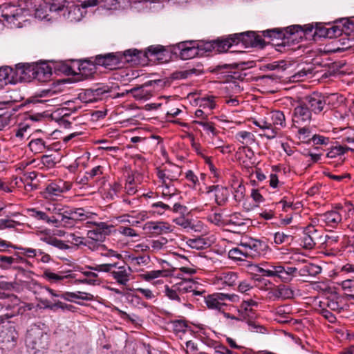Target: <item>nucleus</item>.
<instances>
[{
    "label": "nucleus",
    "mask_w": 354,
    "mask_h": 354,
    "mask_svg": "<svg viewBox=\"0 0 354 354\" xmlns=\"http://www.w3.org/2000/svg\"><path fill=\"white\" fill-rule=\"evenodd\" d=\"M329 28H326L321 24L313 26L309 25L306 29L301 26L294 25L285 28H276L263 31V35L266 37L281 39L282 44L292 43H299L303 38L306 37V34L311 33L313 36L319 37L329 38Z\"/></svg>",
    "instance_id": "obj_1"
},
{
    "label": "nucleus",
    "mask_w": 354,
    "mask_h": 354,
    "mask_svg": "<svg viewBox=\"0 0 354 354\" xmlns=\"http://www.w3.org/2000/svg\"><path fill=\"white\" fill-rule=\"evenodd\" d=\"M205 290L199 288L198 284L192 279H184L171 287L165 286L164 294L169 299L178 306L192 307V302L198 301Z\"/></svg>",
    "instance_id": "obj_2"
},
{
    "label": "nucleus",
    "mask_w": 354,
    "mask_h": 354,
    "mask_svg": "<svg viewBox=\"0 0 354 354\" xmlns=\"http://www.w3.org/2000/svg\"><path fill=\"white\" fill-rule=\"evenodd\" d=\"M166 50L160 45L151 46L147 51L138 50L137 49H129L123 53L118 52L120 63H129L131 65L142 64L145 59H157L162 60Z\"/></svg>",
    "instance_id": "obj_3"
},
{
    "label": "nucleus",
    "mask_w": 354,
    "mask_h": 354,
    "mask_svg": "<svg viewBox=\"0 0 354 354\" xmlns=\"http://www.w3.org/2000/svg\"><path fill=\"white\" fill-rule=\"evenodd\" d=\"M249 267L253 272L260 274L263 277H277L284 283L290 282L295 276L297 270L295 267L286 266L279 263L250 264Z\"/></svg>",
    "instance_id": "obj_4"
},
{
    "label": "nucleus",
    "mask_w": 354,
    "mask_h": 354,
    "mask_svg": "<svg viewBox=\"0 0 354 354\" xmlns=\"http://www.w3.org/2000/svg\"><path fill=\"white\" fill-rule=\"evenodd\" d=\"M90 268L95 271L108 273L118 285L122 286H127L132 279L133 270L129 266L124 262L99 264Z\"/></svg>",
    "instance_id": "obj_5"
},
{
    "label": "nucleus",
    "mask_w": 354,
    "mask_h": 354,
    "mask_svg": "<svg viewBox=\"0 0 354 354\" xmlns=\"http://www.w3.org/2000/svg\"><path fill=\"white\" fill-rule=\"evenodd\" d=\"M202 297L209 309L216 310L219 312L225 311L230 303H236L239 301V297L235 294L215 292L205 296V292ZM201 298V297H198Z\"/></svg>",
    "instance_id": "obj_6"
},
{
    "label": "nucleus",
    "mask_w": 354,
    "mask_h": 354,
    "mask_svg": "<svg viewBox=\"0 0 354 354\" xmlns=\"http://www.w3.org/2000/svg\"><path fill=\"white\" fill-rule=\"evenodd\" d=\"M26 343L34 354H42L48 348L49 337L41 328L33 327L27 332Z\"/></svg>",
    "instance_id": "obj_7"
},
{
    "label": "nucleus",
    "mask_w": 354,
    "mask_h": 354,
    "mask_svg": "<svg viewBox=\"0 0 354 354\" xmlns=\"http://www.w3.org/2000/svg\"><path fill=\"white\" fill-rule=\"evenodd\" d=\"M96 64L88 60L73 62V66L63 64L62 71L65 74L77 75L80 74L85 78L90 77L96 72Z\"/></svg>",
    "instance_id": "obj_8"
},
{
    "label": "nucleus",
    "mask_w": 354,
    "mask_h": 354,
    "mask_svg": "<svg viewBox=\"0 0 354 354\" xmlns=\"http://www.w3.org/2000/svg\"><path fill=\"white\" fill-rule=\"evenodd\" d=\"M72 187V183L57 179L49 183L42 192L44 198L48 200H56L58 196L69 191Z\"/></svg>",
    "instance_id": "obj_9"
},
{
    "label": "nucleus",
    "mask_w": 354,
    "mask_h": 354,
    "mask_svg": "<svg viewBox=\"0 0 354 354\" xmlns=\"http://www.w3.org/2000/svg\"><path fill=\"white\" fill-rule=\"evenodd\" d=\"M92 214L84 208H71L64 206L61 222L64 226H73L76 221H85L91 217Z\"/></svg>",
    "instance_id": "obj_10"
},
{
    "label": "nucleus",
    "mask_w": 354,
    "mask_h": 354,
    "mask_svg": "<svg viewBox=\"0 0 354 354\" xmlns=\"http://www.w3.org/2000/svg\"><path fill=\"white\" fill-rule=\"evenodd\" d=\"M24 10L14 5L4 4L1 6V17L10 24V28L20 27Z\"/></svg>",
    "instance_id": "obj_11"
},
{
    "label": "nucleus",
    "mask_w": 354,
    "mask_h": 354,
    "mask_svg": "<svg viewBox=\"0 0 354 354\" xmlns=\"http://www.w3.org/2000/svg\"><path fill=\"white\" fill-rule=\"evenodd\" d=\"M271 131L265 132L263 136L268 140L275 138L279 131L286 126V118L283 112L281 111H273L269 113Z\"/></svg>",
    "instance_id": "obj_12"
},
{
    "label": "nucleus",
    "mask_w": 354,
    "mask_h": 354,
    "mask_svg": "<svg viewBox=\"0 0 354 354\" xmlns=\"http://www.w3.org/2000/svg\"><path fill=\"white\" fill-rule=\"evenodd\" d=\"M10 317L0 316V343H15L18 333L14 323L8 320Z\"/></svg>",
    "instance_id": "obj_13"
},
{
    "label": "nucleus",
    "mask_w": 354,
    "mask_h": 354,
    "mask_svg": "<svg viewBox=\"0 0 354 354\" xmlns=\"http://www.w3.org/2000/svg\"><path fill=\"white\" fill-rule=\"evenodd\" d=\"M241 245L245 247L248 258L256 259L264 255L268 248L267 243L259 239H250L247 241L241 242Z\"/></svg>",
    "instance_id": "obj_14"
},
{
    "label": "nucleus",
    "mask_w": 354,
    "mask_h": 354,
    "mask_svg": "<svg viewBox=\"0 0 354 354\" xmlns=\"http://www.w3.org/2000/svg\"><path fill=\"white\" fill-rule=\"evenodd\" d=\"M181 168L175 164H168L162 168L157 169V176L159 183H174L181 175Z\"/></svg>",
    "instance_id": "obj_15"
},
{
    "label": "nucleus",
    "mask_w": 354,
    "mask_h": 354,
    "mask_svg": "<svg viewBox=\"0 0 354 354\" xmlns=\"http://www.w3.org/2000/svg\"><path fill=\"white\" fill-rule=\"evenodd\" d=\"M313 113L301 100L299 104L294 109L292 115V124L295 127L306 126L310 123L312 120Z\"/></svg>",
    "instance_id": "obj_16"
},
{
    "label": "nucleus",
    "mask_w": 354,
    "mask_h": 354,
    "mask_svg": "<svg viewBox=\"0 0 354 354\" xmlns=\"http://www.w3.org/2000/svg\"><path fill=\"white\" fill-rule=\"evenodd\" d=\"M344 207L341 205L334 209L319 215V220L327 227L335 228L342 221Z\"/></svg>",
    "instance_id": "obj_17"
},
{
    "label": "nucleus",
    "mask_w": 354,
    "mask_h": 354,
    "mask_svg": "<svg viewBox=\"0 0 354 354\" xmlns=\"http://www.w3.org/2000/svg\"><path fill=\"white\" fill-rule=\"evenodd\" d=\"M93 228L87 232L88 239L95 241H103L106 236L111 232L113 225H109L105 222L90 223Z\"/></svg>",
    "instance_id": "obj_18"
},
{
    "label": "nucleus",
    "mask_w": 354,
    "mask_h": 354,
    "mask_svg": "<svg viewBox=\"0 0 354 354\" xmlns=\"http://www.w3.org/2000/svg\"><path fill=\"white\" fill-rule=\"evenodd\" d=\"M239 274L234 271H223L218 273L214 283L220 289L233 288L238 284Z\"/></svg>",
    "instance_id": "obj_19"
},
{
    "label": "nucleus",
    "mask_w": 354,
    "mask_h": 354,
    "mask_svg": "<svg viewBox=\"0 0 354 354\" xmlns=\"http://www.w3.org/2000/svg\"><path fill=\"white\" fill-rule=\"evenodd\" d=\"M302 101L310 109L311 113L315 114H319L326 106V99L319 93H313L311 95L306 96Z\"/></svg>",
    "instance_id": "obj_20"
},
{
    "label": "nucleus",
    "mask_w": 354,
    "mask_h": 354,
    "mask_svg": "<svg viewBox=\"0 0 354 354\" xmlns=\"http://www.w3.org/2000/svg\"><path fill=\"white\" fill-rule=\"evenodd\" d=\"M28 263V261L17 252L12 256L0 255V268L2 270H24L22 264Z\"/></svg>",
    "instance_id": "obj_21"
},
{
    "label": "nucleus",
    "mask_w": 354,
    "mask_h": 354,
    "mask_svg": "<svg viewBox=\"0 0 354 354\" xmlns=\"http://www.w3.org/2000/svg\"><path fill=\"white\" fill-rule=\"evenodd\" d=\"M322 233L313 225L307 226L304 231V236L301 240L302 247L306 250H311L315 248L317 241L322 239Z\"/></svg>",
    "instance_id": "obj_22"
},
{
    "label": "nucleus",
    "mask_w": 354,
    "mask_h": 354,
    "mask_svg": "<svg viewBox=\"0 0 354 354\" xmlns=\"http://www.w3.org/2000/svg\"><path fill=\"white\" fill-rule=\"evenodd\" d=\"M104 171L105 168L104 166H95L90 170L85 172V180L86 182H91L93 186L96 185L101 187L106 182Z\"/></svg>",
    "instance_id": "obj_23"
},
{
    "label": "nucleus",
    "mask_w": 354,
    "mask_h": 354,
    "mask_svg": "<svg viewBox=\"0 0 354 354\" xmlns=\"http://www.w3.org/2000/svg\"><path fill=\"white\" fill-rule=\"evenodd\" d=\"M82 2L80 4H75L73 2H68L63 15L66 19L70 22H77L80 21L84 15L86 13L84 10L87 7H84Z\"/></svg>",
    "instance_id": "obj_24"
},
{
    "label": "nucleus",
    "mask_w": 354,
    "mask_h": 354,
    "mask_svg": "<svg viewBox=\"0 0 354 354\" xmlns=\"http://www.w3.org/2000/svg\"><path fill=\"white\" fill-rule=\"evenodd\" d=\"M143 229L154 235L167 234L173 231L172 225L165 221H148L145 223Z\"/></svg>",
    "instance_id": "obj_25"
},
{
    "label": "nucleus",
    "mask_w": 354,
    "mask_h": 354,
    "mask_svg": "<svg viewBox=\"0 0 354 354\" xmlns=\"http://www.w3.org/2000/svg\"><path fill=\"white\" fill-rule=\"evenodd\" d=\"M152 82H148L140 86L134 87L127 90V93H131L136 100H148L153 96V88L151 87Z\"/></svg>",
    "instance_id": "obj_26"
},
{
    "label": "nucleus",
    "mask_w": 354,
    "mask_h": 354,
    "mask_svg": "<svg viewBox=\"0 0 354 354\" xmlns=\"http://www.w3.org/2000/svg\"><path fill=\"white\" fill-rule=\"evenodd\" d=\"M95 62L97 65L104 66L111 70L119 67L120 64L118 52L115 53L98 55L95 57Z\"/></svg>",
    "instance_id": "obj_27"
},
{
    "label": "nucleus",
    "mask_w": 354,
    "mask_h": 354,
    "mask_svg": "<svg viewBox=\"0 0 354 354\" xmlns=\"http://www.w3.org/2000/svg\"><path fill=\"white\" fill-rule=\"evenodd\" d=\"M35 63L18 64L16 65L15 75L21 81L30 82L35 79Z\"/></svg>",
    "instance_id": "obj_28"
},
{
    "label": "nucleus",
    "mask_w": 354,
    "mask_h": 354,
    "mask_svg": "<svg viewBox=\"0 0 354 354\" xmlns=\"http://www.w3.org/2000/svg\"><path fill=\"white\" fill-rule=\"evenodd\" d=\"M214 193L215 203L219 205H224L228 200L230 192L225 187L221 185H212L207 187V194Z\"/></svg>",
    "instance_id": "obj_29"
},
{
    "label": "nucleus",
    "mask_w": 354,
    "mask_h": 354,
    "mask_svg": "<svg viewBox=\"0 0 354 354\" xmlns=\"http://www.w3.org/2000/svg\"><path fill=\"white\" fill-rule=\"evenodd\" d=\"M293 259L304 263L299 270L297 268V270L295 274L298 273L299 275L302 277H315L322 272V268L317 264L308 263L305 259L300 260L299 258H294Z\"/></svg>",
    "instance_id": "obj_30"
},
{
    "label": "nucleus",
    "mask_w": 354,
    "mask_h": 354,
    "mask_svg": "<svg viewBox=\"0 0 354 354\" xmlns=\"http://www.w3.org/2000/svg\"><path fill=\"white\" fill-rule=\"evenodd\" d=\"M180 57L182 59H189L199 55L198 45L192 41H185L178 44Z\"/></svg>",
    "instance_id": "obj_31"
},
{
    "label": "nucleus",
    "mask_w": 354,
    "mask_h": 354,
    "mask_svg": "<svg viewBox=\"0 0 354 354\" xmlns=\"http://www.w3.org/2000/svg\"><path fill=\"white\" fill-rule=\"evenodd\" d=\"M269 297L272 300L288 299H291L294 296L293 290L286 285L281 284L269 292Z\"/></svg>",
    "instance_id": "obj_32"
},
{
    "label": "nucleus",
    "mask_w": 354,
    "mask_h": 354,
    "mask_svg": "<svg viewBox=\"0 0 354 354\" xmlns=\"http://www.w3.org/2000/svg\"><path fill=\"white\" fill-rule=\"evenodd\" d=\"M241 41L245 43L246 45L251 46H260L263 47L265 41L262 38V36L257 35L254 32H248L246 33L239 34Z\"/></svg>",
    "instance_id": "obj_33"
},
{
    "label": "nucleus",
    "mask_w": 354,
    "mask_h": 354,
    "mask_svg": "<svg viewBox=\"0 0 354 354\" xmlns=\"http://www.w3.org/2000/svg\"><path fill=\"white\" fill-rule=\"evenodd\" d=\"M35 79L39 81H47L52 75V68L46 63H35Z\"/></svg>",
    "instance_id": "obj_34"
},
{
    "label": "nucleus",
    "mask_w": 354,
    "mask_h": 354,
    "mask_svg": "<svg viewBox=\"0 0 354 354\" xmlns=\"http://www.w3.org/2000/svg\"><path fill=\"white\" fill-rule=\"evenodd\" d=\"M241 41L239 35H231L228 38L217 39L216 44H218L216 46V52L222 53L227 51L232 45L238 44Z\"/></svg>",
    "instance_id": "obj_35"
},
{
    "label": "nucleus",
    "mask_w": 354,
    "mask_h": 354,
    "mask_svg": "<svg viewBox=\"0 0 354 354\" xmlns=\"http://www.w3.org/2000/svg\"><path fill=\"white\" fill-rule=\"evenodd\" d=\"M24 184L23 179L19 177H13L10 181H3L0 179V192L11 193L15 188H21Z\"/></svg>",
    "instance_id": "obj_36"
},
{
    "label": "nucleus",
    "mask_w": 354,
    "mask_h": 354,
    "mask_svg": "<svg viewBox=\"0 0 354 354\" xmlns=\"http://www.w3.org/2000/svg\"><path fill=\"white\" fill-rule=\"evenodd\" d=\"M39 302L44 306L45 308H48L52 310H55L56 308H60L64 310L73 312L75 307L71 304H67L59 301H55L53 303L50 302L48 299H40Z\"/></svg>",
    "instance_id": "obj_37"
},
{
    "label": "nucleus",
    "mask_w": 354,
    "mask_h": 354,
    "mask_svg": "<svg viewBox=\"0 0 354 354\" xmlns=\"http://www.w3.org/2000/svg\"><path fill=\"white\" fill-rule=\"evenodd\" d=\"M61 298L72 301L75 299H82L84 301L94 300V296L88 292L77 291L76 292H66L61 295Z\"/></svg>",
    "instance_id": "obj_38"
},
{
    "label": "nucleus",
    "mask_w": 354,
    "mask_h": 354,
    "mask_svg": "<svg viewBox=\"0 0 354 354\" xmlns=\"http://www.w3.org/2000/svg\"><path fill=\"white\" fill-rule=\"evenodd\" d=\"M27 212L28 215L37 220L43 221L46 223H57L59 218H56L55 216H48L45 212L37 210L35 208L28 209Z\"/></svg>",
    "instance_id": "obj_39"
},
{
    "label": "nucleus",
    "mask_w": 354,
    "mask_h": 354,
    "mask_svg": "<svg viewBox=\"0 0 354 354\" xmlns=\"http://www.w3.org/2000/svg\"><path fill=\"white\" fill-rule=\"evenodd\" d=\"M15 75L13 69L10 66H3L0 68V88H3L8 84L12 83L14 75Z\"/></svg>",
    "instance_id": "obj_40"
},
{
    "label": "nucleus",
    "mask_w": 354,
    "mask_h": 354,
    "mask_svg": "<svg viewBox=\"0 0 354 354\" xmlns=\"http://www.w3.org/2000/svg\"><path fill=\"white\" fill-rule=\"evenodd\" d=\"M193 125H199L202 127L203 131L209 136H216L218 133V130L216 128L214 122L208 119L205 120H193Z\"/></svg>",
    "instance_id": "obj_41"
},
{
    "label": "nucleus",
    "mask_w": 354,
    "mask_h": 354,
    "mask_svg": "<svg viewBox=\"0 0 354 354\" xmlns=\"http://www.w3.org/2000/svg\"><path fill=\"white\" fill-rule=\"evenodd\" d=\"M245 225V219L240 213H234L225 218V226L232 227L230 230L231 231H234L235 227H244Z\"/></svg>",
    "instance_id": "obj_42"
},
{
    "label": "nucleus",
    "mask_w": 354,
    "mask_h": 354,
    "mask_svg": "<svg viewBox=\"0 0 354 354\" xmlns=\"http://www.w3.org/2000/svg\"><path fill=\"white\" fill-rule=\"evenodd\" d=\"M91 267V266H87L86 268L88 269V270H84L82 272V274L86 279V280L84 282H86L88 285L91 286H99L102 282L97 274V272H99L91 270L90 268Z\"/></svg>",
    "instance_id": "obj_43"
},
{
    "label": "nucleus",
    "mask_w": 354,
    "mask_h": 354,
    "mask_svg": "<svg viewBox=\"0 0 354 354\" xmlns=\"http://www.w3.org/2000/svg\"><path fill=\"white\" fill-rule=\"evenodd\" d=\"M172 241V239H168L166 237L160 236L158 239L151 240V252H158L161 250H165L168 248V243Z\"/></svg>",
    "instance_id": "obj_44"
},
{
    "label": "nucleus",
    "mask_w": 354,
    "mask_h": 354,
    "mask_svg": "<svg viewBox=\"0 0 354 354\" xmlns=\"http://www.w3.org/2000/svg\"><path fill=\"white\" fill-rule=\"evenodd\" d=\"M348 151H354V147H343L342 145L333 146L328 149L326 157L328 158H335L338 156L344 155Z\"/></svg>",
    "instance_id": "obj_45"
},
{
    "label": "nucleus",
    "mask_w": 354,
    "mask_h": 354,
    "mask_svg": "<svg viewBox=\"0 0 354 354\" xmlns=\"http://www.w3.org/2000/svg\"><path fill=\"white\" fill-rule=\"evenodd\" d=\"M158 188L160 189L162 197L169 199L176 194V188L174 183H159Z\"/></svg>",
    "instance_id": "obj_46"
},
{
    "label": "nucleus",
    "mask_w": 354,
    "mask_h": 354,
    "mask_svg": "<svg viewBox=\"0 0 354 354\" xmlns=\"http://www.w3.org/2000/svg\"><path fill=\"white\" fill-rule=\"evenodd\" d=\"M30 150L35 154L43 153L47 148L46 142L41 138L32 139L28 143Z\"/></svg>",
    "instance_id": "obj_47"
},
{
    "label": "nucleus",
    "mask_w": 354,
    "mask_h": 354,
    "mask_svg": "<svg viewBox=\"0 0 354 354\" xmlns=\"http://www.w3.org/2000/svg\"><path fill=\"white\" fill-rule=\"evenodd\" d=\"M252 123L264 131H271L272 127L270 124L269 113L267 114L266 116L264 117H259V118H252L250 119Z\"/></svg>",
    "instance_id": "obj_48"
},
{
    "label": "nucleus",
    "mask_w": 354,
    "mask_h": 354,
    "mask_svg": "<svg viewBox=\"0 0 354 354\" xmlns=\"http://www.w3.org/2000/svg\"><path fill=\"white\" fill-rule=\"evenodd\" d=\"M187 244L192 248L196 250H203L208 248L210 245L209 241L201 236H198L195 239H189L187 241Z\"/></svg>",
    "instance_id": "obj_49"
},
{
    "label": "nucleus",
    "mask_w": 354,
    "mask_h": 354,
    "mask_svg": "<svg viewBox=\"0 0 354 354\" xmlns=\"http://www.w3.org/2000/svg\"><path fill=\"white\" fill-rule=\"evenodd\" d=\"M275 319L280 322H286L290 318V307L288 306H281L276 308L274 310Z\"/></svg>",
    "instance_id": "obj_50"
},
{
    "label": "nucleus",
    "mask_w": 354,
    "mask_h": 354,
    "mask_svg": "<svg viewBox=\"0 0 354 354\" xmlns=\"http://www.w3.org/2000/svg\"><path fill=\"white\" fill-rule=\"evenodd\" d=\"M230 259L235 261H243L245 258H248L245 254V247L241 245L239 248H234L228 252Z\"/></svg>",
    "instance_id": "obj_51"
},
{
    "label": "nucleus",
    "mask_w": 354,
    "mask_h": 354,
    "mask_svg": "<svg viewBox=\"0 0 354 354\" xmlns=\"http://www.w3.org/2000/svg\"><path fill=\"white\" fill-rule=\"evenodd\" d=\"M41 277L50 283H57L67 279L68 276L53 272L50 269H45Z\"/></svg>",
    "instance_id": "obj_52"
},
{
    "label": "nucleus",
    "mask_w": 354,
    "mask_h": 354,
    "mask_svg": "<svg viewBox=\"0 0 354 354\" xmlns=\"http://www.w3.org/2000/svg\"><path fill=\"white\" fill-rule=\"evenodd\" d=\"M216 97L213 95L199 98L198 100L199 107L212 111L216 107Z\"/></svg>",
    "instance_id": "obj_53"
},
{
    "label": "nucleus",
    "mask_w": 354,
    "mask_h": 354,
    "mask_svg": "<svg viewBox=\"0 0 354 354\" xmlns=\"http://www.w3.org/2000/svg\"><path fill=\"white\" fill-rule=\"evenodd\" d=\"M68 242H70L72 244H74L75 245L80 246V245H84L87 247H90V243H91L88 239H86L84 237L76 235L74 233H69L66 236Z\"/></svg>",
    "instance_id": "obj_54"
},
{
    "label": "nucleus",
    "mask_w": 354,
    "mask_h": 354,
    "mask_svg": "<svg viewBox=\"0 0 354 354\" xmlns=\"http://www.w3.org/2000/svg\"><path fill=\"white\" fill-rule=\"evenodd\" d=\"M15 250H19L17 253L20 254V256H25L27 258L37 257L38 253H41L40 249L37 250L31 248H23L19 245H16Z\"/></svg>",
    "instance_id": "obj_55"
},
{
    "label": "nucleus",
    "mask_w": 354,
    "mask_h": 354,
    "mask_svg": "<svg viewBox=\"0 0 354 354\" xmlns=\"http://www.w3.org/2000/svg\"><path fill=\"white\" fill-rule=\"evenodd\" d=\"M236 139L243 145H251L254 141V136L253 133L246 131H241L236 133Z\"/></svg>",
    "instance_id": "obj_56"
},
{
    "label": "nucleus",
    "mask_w": 354,
    "mask_h": 354,
    "mask_svg": "<svg viewBox=\"0 0 354 354\" xmlns=\"http://www.w3.org/2000/svg\"><path fill=\"white\" fill-rule=\"evenodd\" d=\"M121 189V185L117 182L110 184L109 188L104 193V198L108 200L114 199L115 197L118 196Z\"/></svg>",
    "instance_id": "obj_57"
},
{
    "label": "nucleus",
    "mask_w": 354,
    "mask_h": 354,
    "mask_svg": "<svg viewBox=\"0 0 354 354\" xmlns=\"http://www.w3.org/2000/svg\"><path fill=\"white\" fill-rule=\"evenodd\" d=\"M151 211L153 214L163 215L166 211L171 209V206L162 201L153 203L151 205Z\"/></svg>",
    "instance_id": "obj_58"
},
{
    "label": "nucleus",
    "mask_w": 354,
    "mask_h": 354,
    "mask_svg": "<svg viewBox=\"0 0 354 354\" xmlns=\"http://www.w3.org/2000/svg\"><path fill=\"white\" fill-rule=\"evenodd\" d=\"M292 240V236L286 234L283 232H277L274 234V242L277 245L283 243L290 244Z\"/></svg>",
    "instance_id": "obj_59"
},
{
    "label": "nucleus",
    "mask_w": 354,
    "mask_h": 354,
    "mask_svg": "<svg viewBox=\"0 0 354 354\" xmlns=\"http://www.w3.org/2000/svg\"><path fill=\"white\" fill-rule=\"evenodd\" d=\"M68 3V1L66 0H53L50 3L49 10L50 12H59L64 11V12Z\"/></svg>",
    "instance_id": "obj_60"
},
{
    "label": "nucleus",
    "mask_w": 354,
    "mask_h": 354,
    "mask_svg": "<svg viewBox=\"0 0 354 354\" xmlns=\"http://www.w3.org/2000/svg\"><path fill=\"white\" fill-rule=\"evenodd\" d=\"M43 240L47 244L53 245L61 250H66L69 248L68 245H66L63 241L59 240L55 237H45Z\"/></svg>",
    "instance_id": "obj_61"
},
{
    "label": "nucleus",
    "mask_w": 354,
    "mask_h": 354,
    "mask_svg": "<svg viewBox=\"0 0 354 354\" xmlns=\"http://www.w3.org/2000/svg\"><path fill=\"white\" fill-rule=\"evenodd\" d=\"M30 129V124L26 122L20 123L17 128L14 130V137L22 140L26 136L28 130Z\"/></svg>",
    "instance_id": "obj_62"
},
{
    "label": "nucleus",
    "mask_w": 354,
    "mask_h": 354,
    "mask_svg": "<svg viewBox=\"0 0 354 354\" xmlns=\"http://www.w3.org/2000/svg\"><path fill=\"white\" fill-rule=\"evenodd\" d=\"M78 100L86 104L94 102L93 88L86 89L80 93L78 95Z\"/></svg>",
    "instance_id": "obj_63"
},
{
    "label": "nucleus",
    "mask_w": 354,
    "mask_h": 354,
    "mask_svg": "<svg viewBox=\"0 0 354 354\" xmlns=\"http://www.w3.org/2000/svg\"><path fill=\"white\" fill-rule=\"evenodd\" d=\"M247 324L248 330L252 333L263 334L267 332L266 328L256 322L249 320L247 322Z\"/></svg>",
    "instance_id": "obj_64"
}]
</instances>
